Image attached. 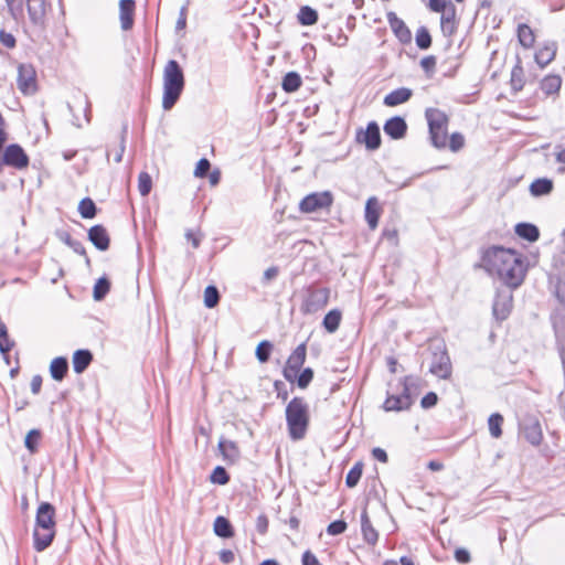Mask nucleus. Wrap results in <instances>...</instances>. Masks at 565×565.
Segmentation results:
<instances>
[{
	"mask_svg": "<svg viewBox=\"0 0 565 565\" xmlns=\"http://www.w3.org/2000/svg\"><path fill=\"white\" fill-rule=\"evenodd\" d=\"M482 266L490 276L497 277L509 288H518L526 273L522 255L501 246H492L483 253Z\"/></svg>",
	"mask_w": 565,
	"mask_h": 565,
	"instance_id": "nucleus-1",
	"label": "nucleus"
},
{
	"mask_svg": "<svg viewBox=\"0 0 565 565\" xmlns=\"http://www.w3.org/2000/svg\"><path fill=\"white\" fill-rule=\"evenodd\" d=\"M55 525V508L49 502H42L36 510L33 531V547L36 552H43L52 544Z\"/></svg>",
	"mask_w": 565,
	"mask_h": 565,
	"instance_id": "nucleus-2",
	"label": "nucleus"
},
{
	"mask_svg": "<svg viewBox=\"0 0 565 565\" xmlns=\"http://www.w3.org/2000/svg\"><path fill=\"white\" fill-rule=\"evenodd\" d=\"M399 385V393H387L386 399L383 403L385 412L408 411L419 393L420 379L414 375H406L401 379Z\"/></svg>",
	"mask_w": 565,
	"mask_h": 565,
	"instance_id": "nucleus-3",
	"label": "nucleus"
},
{
	"mask_svg": "<svg viewBox=\"0 0 565 565\" xmlns=\"http://www.w3.org/2000/svg\"><path fill=\"white\" fill-rule=\"evenodd\" d=\"M288 435L292 440L305 438L309 427V405L303 397H294L285 411Z\"/></svg>",
	"mask_w": 565,
	"mask_h": 565,
	"instance_id": "nucleus-4",
	"label": "nucleus"
},
{
	"mask_svg": "<svg viewBox=\"0 0 565 565\" xmlns=\"http://www.w3.org/2000/svg\"><path fill=\"white\" fill-rule=\"evenodd\" d=\"M184 74L175 60H170L163 68L162 108L170 110L179 100L184 88Z\"/></svg>",
	"mask_w": 565,
	"mask_h": 565,
	"instance_id": "nucleus-5",
	"label": "nucleus"
},
{
	"mask_svg": "<svg viewBox=\"0 0 565 565\" xmlns=\"http://www.w3.org/2000/svg\"><path fill=\"white\" fill-rule=\"evenodd\" d=\"M330 289L317 285H309L301 291L300 312L313 315L322 310L329 302Z\"/></svg>",
	"mask_w": 565,
	"mask_h": 565,
	"instance_id": "nucleus-6",
	"label": "nucleus"
},
{
	"mask_svg": "<svg viewBox=\"0 0 565 565\" xmlns=\"http://www.w3.org/2000/svg\"><path fill=\"white\" fill-rule=\"evenodd\" d=\"M451 361L447 353L446 345L439 343L431 352V363L429 372L441 380H447L451 376Z\"/></svg>",
	"mask_w": 565,
	"mask_h": 565,
	"instance_id": "nucleus-7",
	"label": "nucleus"
},
{
	"mask_svg": "<svg viewBox=\"0 0 565 565\" xmlns=\"http://www.w3.org/2000/svg\"><path fill=\"white\" fill-rule=\"evenodd\" d=\"M17 85L25 96L34 95L38 92L36 71L32 64L21 63L18 65Z\"/></svg>",
	"mask_w": 565,
	"mask_h": 565,
	"instance_id": "nucleus-8",
	"label": "nucleus"
},
{
	"mask_svg": "<svg viewBox=\"0 0 565 565\" xmlns=\"http://www.w3.org/2000/svg\"><path fill=\"white\" fill-rule=\"evenodd\" d=\"M333 196L331 192H315L305 196L299 203V210L302 213H313L320 210L329 209L332 205Z\"/></svg>",
	"mask_w": 565,
	"mask_h": 565,
	"instance_id": "nucleus-9",
	"label": "nucleus"
},
{
	"mask_svg": "<svg viewBox=\"0 0 565 565\" xmlns=\"http://www.w3.org/2000/svg\"><path fill=\"white\" fill-rule=\"evenodd\" d=\"M307 347L306 343H300L288 356L286 365L282 370V375L286 381L294 383L298 372L306 361Z\"/></svg>",
	"mask_w": 565,
	"mask_h": 565,
	"instance_id": "nucleus-10",
	"label": "nucleus"
},
{
	"mask_svg": "<svg viewBox=\"0 0 565 565\" xmlns=\"http://www.w3.org/2000/svg\"><path fill=\"white\" fill-rule=\"evenodd\" d=\"M513 296L508 288L499 289L495 294L492 311L497 320H504L511 312Z\"/></svg>",
	"mask_w": 565,
	"mask_h": 565,
	"instance_id": "nucleus-11",
	"label": "nucleus"
},
{
	"mask_svg": "<svg viewBox=\"0 0 565 565\" xmlns=\"http://www.w3.org/2000/svg\"><path fill=\"white\" fill-rule=\"evenodd\" d=\"M521 431L525 440L532 446H540L543 440V431L540 420L535 416H526L521 424Z\"/></svg>",
	"mask_w": 565,
	"mask_h": 565,
	"instance_id": "nucleus-12",
	"label": "nucleus"
},
{
	"mask_svg": "<svg viewBox=\"0 0 565 565\" xmlns=\"http://www.w3.org/2000/svg\"><path fill=\"white\" fill-rule=\"evenodd\" d=\"M3 162L6 166L21 170L29 166V157L20 145L12 143L4 150Z\"/></svg>",
	"mask_w": 565,
	"mask_h": 565,
	"instance_id": "nucleus-13",
	"label": "nucleus"
},
{
	"mask_svg": "<svg viewBox=\"0 0 565 565\" xmlns=\"http://www.w3.org/2000/svg\"><path fill=\"white\" fill-rule=\"evenodd\" d=\"M356 141L364 143L367 150L374 151L381 147L380 127L375 121H370L366 129L356 134Z\"/></svg>",
	"mask_w": 565,
	"mask_h": 565,
	"instance_id": "nucleus-14",
	"label": "nucleus"
},
{
	"mask_svg": "<svg viewBox=\"0 0 565 565\" xmlns=\"http://www.w3.org/2000/svg\"><path fill=\"white\" fill-rule=\"evenodd\" d=\"M25 4L31 24L35 28L44 29L46 17L45 0H25Z\"/></svg>",
	"mask_w": 565,
	"mask_h": 565,
	"instance_id": "nucleus-15",
	"label": "nucleus"
},
{
	"mask_svg": "<svg viewBox=\"0 0 565 565\" xmlns=\"http://www.w3.org/2000/svg\"><path fill=\"white\" fill-rule=\"evenodd\" d=\"M386 19L391 30L398 41L403 44H408L412 41V32L405 22L399 19L395 12L390 11L386 13Z\"/></svg>",
	"mask_w": 565,
	"mask_h": 565,
	"instance_id": "nucleus-16",
	"label": "nucleus"
},
{
	"mask_svg": "<svg viewBox=\"0 0 565 565\" xmlns=\"http://www.w3.org/2000/svg\"><path fill=\"white\" fill-rule=\"evenodd\" d=\"M89 242L99 250L104 252L109 248L110 237L107 230L100 225H94L88 231Z\"/></svg>",
	"mask_w": 565,
	"mask_h": 565,
	"instance_id": "nucleus-17",
	"label": "nucleus"
},
{
	"mask_svg": "<svg viewBox=\"0 0 565 565\" xmlns=\"http://www.w3.org/2000/svg\"><path fill=\"white\" fill-rule=\"evenodd\" d=\"M383 129L392 139L398 140L405 137L407 132V124L403 117L395 116L386 120Z\"/></svg>",
	"mask_w": 565,
	"mask_h": 565,
	"instance_id": "nucleus-18",
	"label": "nucleus"
},
{
	"mask_svg": "<svg viewBox=\"0 0 565 565\" xmlns=\"http://www.w3.org/2000/svg\"><path fill=\"white\" fill-rule=\"evenodd\" d=\"M135 8V0L119 1V20L120 26L124 31H128L134 26Z\"/></svg>",
	"mask_w": 565,
	"mask_h": 565,
	"instance_id": "nucleus-19",
	"label": "nucleus"
},
{
	"mask_svg": "<svg viewBox=\"0 0 565 565\" xmlns=\"http://www.w3.org/2000/svg\"><path fill=\"white\" fill-rule=\"evenodd\" d=\"M440 29L443 34L448 38L457 31L456 7L452 3H449L448 9L441 13Z\"/></svg>",
	"mask_w": 565,
	"mask_h": 565,
	"instance_id": "nucleus-20",
	"label": "nucleus"
},
{
	"mask_svg": "<svg viewBox=\"0 0 565 565\" xmlns=\"http://www.w3.org/2000/svg\"><path fill=\"white\" fill-rule=\"evenodd\" d=\"M217 449L226 462L234 463L239 459L241 452L237 444L221 437Z\"/></svg>",
	"mask_w": 565,
	"mask_h": 565,
	"instance_id": "nucleus-21",
	"label": "nucleus"
},
{
	"mask_svg": "<svg viewBox=\"0 0 565 565\" xmlns=\"http://www.w3.org/2000/svg\"><path fill=\"white\" fill-rule=\"evenodd\" d=\"M412 95H413V92L411 88L399 87V88H396V89L392 90L391 93H388L384 97L383 103L385 106L395 107L397 105L408 102L411 99Z\"/></svg>",
	"mask_w": 565,
	"mask_h": 565,
	"instance_id": "nucleus-22",
	"label": "nucleus"
},
{
	"mask_svg": "<svg viewBox=\"0 0 565 565\" xmlns=\"http://www.w3.org/2000/svg\"><path fill=\"white\" fill-rule=\"evenodd\" d=\"M556 51V43H546L535 52L534 60L537 63V65L543 68L555 58Z\"/></svg>",
	"mask_w": 565,
	"mask_h": 565,
	"instance_id": "nucleus-23",
	"label": "nucleus"
},
{
	"mask_svg": "<svg viewBox=\"0 0 565 565\" xmlns=\"http://www.w3.org/2000/svg\"><path fill=\"white\" fill-rule=\"evenodd\" d=\"M429 129H444L447 127L448 116L437 108H428L425 113Z\"/></svg>",
	"mask_w": 565,
	"mask_h": 565,
	"instance_id": "nucleus-24",
	"label": "nucleus"
},
{
	"mask_svg": "<svg viewBox=\"0 0 565 565\" xmlns=\"http://www.w3.org/2000/svg\"><path fill=\"white\" fill-rule=\"evenodd\" d=\"M361 530L364 541L370 545H375L379 540V533L371 523L366 508L361 513Z\"/></svg>",
	"mask_w": 565,
	"mask_h": 565,
	"instance_id": "nucleus-25",
	"label": "nucleus"
},
{
	"mask_svg": "<svg viewBox=\"0 0 565 565\" xmlns=\"http://www.w3.org/2000/svg\"><path fill=\"white\" fill-rule=\"evenodd\" d=\"M381 207L375 196H371L365 204V221L371 230H375L379 224Z\"/></svg>",
	"mask_w": 565,
	"mask_h": 565,
	"instance_id": "nucleus-26",
	"label": "nucleus"
},
{
	"mask_svg": "<svg viewBox=\"0 0 565 565\" xmlns=\"http://www.w3.org/2000/svg\"><path fill=\"white\" fill-rule=\"evenodd\" d=\"M562 86V78L559 75L556 74H550L546 75L541 82H540V89L543 92V94L548 96L557 95Z\"/></svg>",
	"mask_w": 565,
	"mask_h": 565,
	"instance_id": "nucleus-27",
	"label": "nucleus"
},
{
	"mask_svg": "<svg viewBox=\"0 0 565 565\" xmlns=\"http://www.w3.org/2000/svg\"><path fill=\"white\" fill-rule=\"evenodd\" d=\"M93 354L89 350L81 349L73 354V369L76 374H82L92 363Z\"/></svg>",
	"mask_w": 565,
	"mask_h": 565,
	"instance_id": "nucleus-28",
	"label": "nucleus"
},
{
	"mask_svg": "<svg viewBox=\"0 0 565 565\" xmlns=\"http://www.w3.org/2000/svg\"><path fill=\"white\" fill-rule=\"evenodd\" d=\"M68 371V362L64 356H58L52 360L50 365V374L53 380L62 381Z\"/></svg>",
	"mask_w": 565,
	"mask_h": 565,
	"instance_id": "nucleus-29",
	"label": "nucleus"
},
{
	"mask_svg": "<svg viewBox=\"0 0 565 565\" xmlns=\"http://www.w3.org/2000/svg\"><path fill=\"white\" fill-rule=\"evenodd\" d=\"M511 88L514 93H519L523 89L525 79H524V70L519 60L516 64L512 67L511 78H510Z\"/></svg>",
	"mask_w": 565,
	"mask_h": 565,
	"instance_id": "nucleus-30",
	"label": "nucleus"
},
{
	"mask_svg": "<svg viewBox=\"0 0 565 565\" xmlns=\"http://www.w3.org/2000/svg\"><path fill=\"white\" fill-rule=\"evenodd\" d=\"M515 233L527 242H535L540 237L539 228L531 223H519L515 226Z\"/></svg>",
	"mask_w": 565,
	"mask_h": 565,
	"instance_id": "nucleus-31",
	"label": "nucleus"
},
{
	"mask_svg": "<svg viewBox=\"0 0 565 565\" xmlns=\"http://www.w3.org/2000/svg\"><path fill=\"white\" fill-rule=\"evenodd\" d=\"M553 190V181L547 178L534 180L530 185V192L533 196L550 194Z\"/></svg>",
	"mask_w": 565,
	"mask_h": 565,
	"instance_id": "nucleus-32",
	"label": "nucleus"
},
{
	"mask_svg": "<svg viewBox=\"0 0 565 565\" xmlns=\"http://www.w3.org/2000/svg\"><path fill=\"white\" fill-rule=\"evenodd\" d=\"M341 319V311L339 309H332L324 316L322 326L329 333H334L339 329Z\"/></svg>",
	"mask_w": 565,
	"mask_h": 565,
	"instance_id": "nucleus-33",
	"label": "nucleus"
},
{
	"mask_svg": "<svg viewBox=\"0 0 565 565\" xmlns=\"http://www.w3.org/2000/svg\"><path fill=\"white\" fill-rule=\"evenodd\" d=\"M214 533L223 539H230L234 535V530L231 522L224 516H217L214 521Z\"/></svg>",
	"mask_w": 565,
	"mask_h": 565,
	"instance_id": "nucleus-34",
	"label": "nucleus"
},
{
	"mask_svg": "<svg viewBox=\"0 0 565 565\" xmlns=\"http://www.w3.org/2000/svg\"><path fill=\"white\" fill-rule=\"evenodd\" d=\"M518 39L520 44L524 49H530L535 42L533 30L525 23L519 24L518 26Z\"/></svg>",
	"mask_w": 565,
	"mask_h": 565,
	"instance_id": "nucleus-35",
	"label": "nucleus"
},
{
	"mask_svg": "<svg viewBox=\"0 0 565 565\" xmlns=\"http://www.w3.org/2000/svg\"><path fill=\"white\" fill-rule=\"evenodd\" d=\"M302 81L297 72H289L282 78V89L287 93H294L299 89Z\"/></svg>",
	"mask_w": 565,
	"mask_h": 565,
	"instance_id": "nucleus-36",
	"label": "nucleus"
},
{
	"mask_svg": "<svg viewBox=\"0 0 565 565\" xmlns=\"http://www.w3.org/2000/svg\"><path fill=\"white\" fill-rule=\"evenodd\" d=\"M61 241L65 243L70 248L73 249L74 253L85 256L86 262L89 263V257L87 256L86 248L82 244V242L74 239L68 233H63L60 236Z\"/></svg>",
	"mask_w": 565,
	"mask_h": 565,
	"instance_id": "nucleus-37",
	"label": "nucleus"
},
{
	"mask_svg": "<svg viewBox=\"0 0 565 565\" xmlns=\"http://www.w3.org/2000/svg\"><path fill=\"white\" fill-rule=\"evenodd\" d=\"M362 471L363 463L361 461L355 462L345 477V484L348 488H353L359 483L362 477Z\"/></svg>",
	"mask_w": 565,
	"mask_h": 565,
	"instance_id": "nucleus-38",
	"label": "nucleus"
},
{
	"mask_svg": "<svg viewBox=\"0 0 565 565\" xmlns=\"http://www.w3.org/2000/svg\"><path fill=\"white\" fill-rule=\"evenodd\" d=\"M298 20L302 25H312L318 20V13L315 9L305 6L299 10Z\"/></svg>",
	"mask_w": 565,
	"mask_h": 565,
	"instance_id": "nucleus-39",
	"label": "nucleus"
},
{
	"mask_svg": "<svg viewBox=\"0 0 565 565\" xmlns=\"http://www.w3.org/2000/svg\"><path fill=\"white\" fill-rule=\"evenodd\" d=\"M503 424V416L499 413H493L488 419L490 435L493 438H499L502 435L501 426Z\"/></svg>",
	"mask_w": 565,
	"mask_h": 565,
	"instance_id": "nucleus-40",
	"label": "nucleus"
},
{
	"mask_svg": "<svg viewBox=\"0 0 565 565\" xmlns=\"http://www.w3.org/2000/svg\"><path fill=\"white\" fill-rule=\"evenodd\" d=\"M109 289H110V281L106 277H100L99 279H97V281L94 286V291H93L94 299L96 301L103 300L106 297V295L109 292Z\"/></svg>",
	"mask_w": 565,
	"mask_h": 565,
	"instance_id": "nucleus-41",
	"label": "nucleus"
},
{
	"mask_svg": "<svg viewBox=\"0 0 565 565\" xmlns=\"http://www.w3.org/2000/svg\"><path fill=\"white\" fill-rule=\"evenodd\" d=\"M415 42L420 50H427L431 46V35L426 26H419L417 29Z\"/></svg>",
	"mask_w": 565,
	"mask_h": 565,
	"instance_id": "nucleus-42",
	"label": "nucleus"
},
{
	"mask_svg": "<svg viewBox=\"0 0 565 565\" xmlns=\"http://www.w3.org/2000/svg\"><path fill=\"white\" fill-rule=\"evenodd\" d=\"M96 205L89 198H84L78 204V212L83 218H93L96 215Z\"/></svg>",
	"mask_w": 565,
	"mask_h": 565,
	"instance_id": "nucleus-43",
	"label": "nucleus"
},
{
	"mask_svg": "<svg viewBox=\"0 0 565 565\" xmlns=\"http://www.w3.org/2000/svg\"><path fill=\"white\" fill-rule=\"evenodd\" d=\"M41 436H42L41 430L36 429V428L31 429L26 434L25 439H24V446L31 454L36 452Z\"/></svg>",
	"mask_w": 565,
	"mask_h": 565,
	"instance_id": "nucleus-44",
	"label": "nucleus"
},
{
	"mask_svg": "<svg viewBox=\"0 0 565 565\" xmlns=\"http://www.w3.org/2000/svg\"><path fill=\"white\" fill-rule=\"evenodd\" d=\"M326 39L333 45L337 46H345L348 43V35L343 32L342 29L337 28L330 30L329 33L326 34Z\"/></svg>",
	"mask_w": 565,
	"mask_h": 565,
	"instance_id": "nucleus-45",
	"label": "nucleus"
},
{
	"mask_svg": "<svg viewBox=\"0 0 565 565\" xmlns=\"http://www.w3.org/2000/svg\"><path fill=\"white\" fill-rule=\"evenodd\" d=\"M429 135L434 147L441 149L447 146V127L444 129H429Z\"/></svg>",
	"mask_w": 565,
	"mask_h": 565,
	"instance_id": "nucleus-46",
	"label": "nucleus"
},
{
	"mask_svg": "<svg viewBox=\"0 0 565 565\" xmlns=\"http://www.w3.org/2000/svg\"><path fill=\"white\" fill-rule=\"evenodd\" d=\"M273 350V343L268 340H264L258 343L255 355L260 363H266L269 360Z\"/></svg>",
	"mask_w": 565,
	"mask_h": 565,
	"instance_id": "nucleus-47",
	"label": "nucleus"
},
{
	"mask_svg": "<svg viewBox=\"0 0 565 565\" xmlns=\"http://www.w3.org/2000/svg\"><path fill=\"white\" fill-rule=\"evenodd\" d=\"M8 12L14 21H19L23 18V4L22 0H4Z\"/></svg>",
	"mask_w": 565,
	"mask_h": 565,
	"instance_id": "nucleus-48",
	"label": "nucleus"
},
{
	"mask_svg": "<svg viewBox=\"0 0 565 565\" xmlns=\"http://www.w3.org/2000/svg\"><path fill=\"white\" fill-rule=\"evenodd\" d=\"M220 301V292L215 286H207L204 290V305L206 308H214Z\"/></svg>",
	"mask_w": 565,
	"mask_h": 565,
	"instance_id": "nucleus-49",
	"label": "nucleus"
},
{
	"mask_svg": "<svg viewBox=\"0 0 565 565\" xmlns=\"http://www.w3.org/2000/svg\"><path fill=\"white\" fill-rule=\"evenodd\" d=\"M152 188V180L148 172H141L138 177V190L142 196H147Z\"/></svg>",
	"mask_w": 565,
	"mask_h": 565,
	"instance_id": "nucleus-50",
	"label": "nucleus"
},
{
	"mask_svg": "<svg viewBox=\"0 0 565 565\" xmlns=\"http://www.w3.org/2000/svg\"><path fill=\"white\" fill-rule=\"evenodd\" d=\"M210 479L213 483L223 486L230 481V475L227 473L225 468L217 466L214 468Z\"/></svg>",
	"mask_w": 565,
	"mask_h": 565,
	"instance_id": "nucleus-51",
	"label": "nucleus"
},
{
	"mask_svg": "<svg viewBox=\"0 0 565 565\" xmlns=\"http://www.w3.org/2000/svg\"><path fill=\"white\" fill-rule=\"evenodd\" d=\"M312 379L313 370L311 367H306L299 375L297 374L295 381H297V385L299 388L305 390L311 383Z\"/></svg>",
	"mask_w": 565,
	"mask_h": 565,
	"instance_id": "nucleus-52",
	"label": "nucleus"
},
{
	"mask_svg": "<svg viewBox=\"0 0 565 565\" xmlns=\"http://www.w3.org/2000/svg\"><path fill=\"white\" fill-rule=\"evenodd\" d=\"M127 132V127L125 126L124 127V130H122V135L120 137V143L118 146V148L116 149H113V150H109L107 156H114V161L116 163H119L121 162L122 160V156H124V152H125V149H126V146H125V142H126V139H125V134Z\"/></svg>",
	"mask_w": 565,
	"mask_h": 565,
	"instance_id": "nucleus-53",
	"label": "nucleus"
},
{
	"mask_svg": "<svg viewBox=\"0 0 565 565\" xmlns=\"http://www.w3.org/2000/svg\"><path fill=\"white\" fill-rule=\"evenodd\" d=\"M463 146H465V137L462 136V134L454 132L449 137V149L452 152H457V151L461 150L463 148Z\"/></svg>",
	"mask_w": 565,
	"mask_h": 565,
	"instance_id": "nucleus-54",
	"label": "nucleus"
},
{
	"mask_svg": "<svg viewBox=\"0 0 565 565\" xmlns=\"http://www.w3.org/2000/svg\"><path fill=\"white\" fill-rule=\"evenodd\" d=\"M347 523L343 520H337L331 522L327 527V533L329 535H339L342 534L347 530Z\"/></svg>",
	"mask_w": 565,
	"mask_h": 565,
	"instance_id": "nucleus-55",
	"label": "nucleus"
},
{
	"mask_svg": "<svg viewBox=\"0 0 565 565\" xmlns=\"http://www.w3.org/2000/svg\"><path fill=\"white\" fill-rule=\"evenodd\" d=\"M436 57L434 55L425 56L420 60V67L426 74H433L436 68Z\"/></svg>",
	"mask_w": 565,
	"mask_h": 565,
	"instance_id": "nucleus-56",
	"label": "nucleus"
},
{
	"mask_svg": "<svg viewBox=\"0 0 565 565\" xmlns=\"http://www.w3.org/2000/svg\"><path fill=\"white\" fill-rule=\"evenodd\" d=\"M0 43L4 47L12 50L17 45V40L12 33L0 30Z\"/></svg>",
	"mask_w": 565,
	"mask_h": 565,
	"instance_id": "nucleus-57",
	"label": "nucleus"
},
{
	"mask_svg": "<svg viewBox=\"0 0 565 565\" xmlns=\"http://www.w3.org/2000/svg\"><path fill=\"white\" fill-rule=\"evenodd\" d=\"M211 168V163L206 158H202L196 163L194 175L198 178H203L207 174L209 170Z\"/></svg>",
	"mask_w": 565,
	"mask_h": 565,
	"instance_id": "nucleus-58",
	"label": "nucleus"
},
{
	"mask_svg": "<svg viewBox=\"0 0 565 565\" xmlns=\"http://www.w3.org/2000/svg\"><path fill=\"white\" fill-rule=\"evenodd\" d=\"M438 402V396L434 392L427 393L420 401V406L425 409L434 407Z\"/></svg>",
	"mask_w": 565,
	"mask_h": 565,
	"instance_id": "nucleus-59",
	"label": "nucleus"
},
{
	"mask_svg": "<svg viewBox=\"0 0 565 565\" xmlns=\"http://www.w3.org/2000/svg\"><path fill=\"white\" fill-rule=\"evenodd\" d=\"M455 559L460 564H468L471 561V555L468 550L458 547L455 551Z\"/></svg>",
	"mask_w": 565,
	"mask_h": 565,
	"instance_id": "nucleus-60",
	"label": "nucleus"
},
{
	"mask_svg": "<svg viewBox=\"0 0 565 565\" xmlns=\"http://www.w3.org/2000/svg\"><path fill=\"white\" fill-rule=\"evenodd\" d=\"M275 391L277 392V398L286 402L288 399L289 393L286 390V385L281 381H275L274 383Z\"/></svg>",
	"mask_w": 565,
	"mask_h": 565,
	"instance_id": "nucleus-61",
	"label": "nucleus"
},
{
	"mask_svg": "<svg viewBox=\"0 0 565 565\" xmlns=\"http://www.w3.org/2000/svg\"><path fill=\"white\" fill-rule=\"evenodd\" d=\"M446 0H429V9L434 12H445L448 9V4Z\"/></svg>",
	"mask_w": 565,
	"mask_h": 565,
	"instance_id": "nucleus-62",
	"label": "nucleus"
},
{
	"mask_svg": "<svg viewBox=\"0 0 565 565\" xmlns=\"http://www.w3.org/2000/svg\"><path fill=\"white\" fill-rule=\"evenodd\" d=\"M302 565H321L317 556L311 551H306L301 558Z\"/></svg>",
	"mask_w": 565,
	"mask_h": 565,
	"instance_id": "nucleus-63",
	"label": "nucleus"
},
{
	"mask_svg": "<svg viewBox=\"0 0 565 565\" xmlns=\"http://www.w3.org/2000/svg\"><path fill=\"white\" fill-rule=\"evenodd\" d=\"M383 565H415V563L413 562L412 558H409L407 556H402L399 558V562L394 561V559H388V561H385L383 563Z\"/></svg>",
	"mask_w": 565,
	"mask_h": 565,
	"instance_id": "nucleus-64",
	"label": "nucleus"
}]
</instances>
